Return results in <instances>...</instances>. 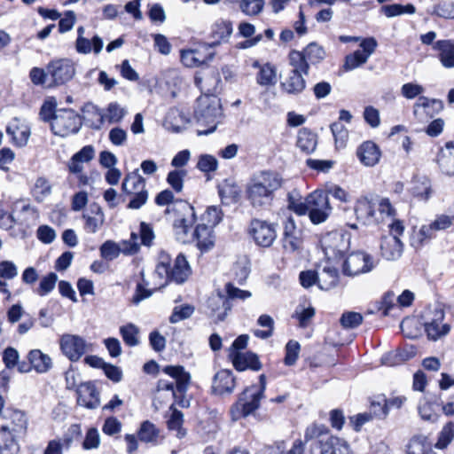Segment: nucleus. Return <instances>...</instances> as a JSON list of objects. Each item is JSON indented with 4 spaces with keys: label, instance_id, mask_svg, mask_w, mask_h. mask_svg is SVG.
I'll return each mask as SVG.
<instances>
[{
    "label": "nucleus",
    "instance_id": "f257e3e1",
    "mask_svg": "<svg viewBox=\"0 0 454 454\" xmlns=\"http://www.w3.org/2000/svg\"><path fill=\"white\" fill-rule=\"evenodd\" d=\"M283 184L281 176L275 171H261L249 181L246 189L247 199L253 207L263 208L274 200L275 192Z\"/></svg>",
    "mask_w": 454,
    "mask_h": 454
},
{
    "label": "nucleus",
    "instance_id": "f03ea898",
    "mask_svg": "<svg viewBox=\"0 0 454 454\" xmlns=\"http://www.w3.org/2000/svg\"><path fill=\"white\" fill-rule=\"evenodd\" d=\"M162 372L171 378V380L160 379L157 384L155 402L161 398V394L167 392L168 399H175L176 403L183 408L190 405V401L184 395L191 380V375L183 366L168 365Z\"/></svg>",
    "mask_w": 454,
    "mask_h": 454
},
{
    "label": "nucleus",
    "instance_id": "7ed1b4c3",
    "mask_svg": "<svg viewBox=\"0 0 454 454\" xmlns=\"http://www.w3.org/2000/svg\"><path fill=\"white\" fill-rule=\"evenodd\" d=\"M223 117L220 99L215 94L203 93L196 100L194 119L200 128L198 136L213 133Z\"/></svg>",
    "mask_w": 454,
    "mask_h": 454
},
{
    "label": "nucleus",
    "instance_id": "20e7f679",
    "mask_svg": "<svg viewBox=\"0 0 454 454\" xmlns=\"http://www.w3.org/2000/svg\"><path fill=\"white\" fill-rule=\"evenodd\" d=\"M260 387L251 386L247 387L239 395V400L231 409L232 420L245 418L259 408L260 401L263 396L266 387V379L263 374L259 377Z\"/></svg>",
    "mask_w": 454,
    "mask_h": 454
},
{
    "label": "nucleus",
    "instance_id": "39448f33",
    "mask_svg": "<svg viewBox=\"0 0 454 454\" xmlns=\"http://www.w3.org/2000/svg\"><path fill=\"white\" fill-rule=\"evenodd\" d=\"M176 211L181 215L173 223V230L176 239L181 243L192 241V227L196 221L194 207L186 201H177Z\"/></svg>",
    "mask_w": 454,
    "mask_h": 454
},
{
    "label": "nucleus",
    "instance_id": "423d86ee",
    "mask_svg": "<svg viewBox=\"0 0 454 454\" xmlns=\"http://www.w3.org/2000/svg\"><path fill=\"white\" fill-rule=\"evenodd\" d=\"M82 120L72 109L56 110L51 123L53 133L59 137H67L77 133L82 127Z\"/></svg>",
    "mask_w": 454,
    "mask_h": 454
},
{
    "label": "nucleus",
    "instance_id": "0eeeda50",
    "mask_svg": "<svg viewBox=\"0 0 454 454\" xmlns=\"http://www.w3.org/2000/svg\"><path fill=\"white\" fill-rule=\"evenodd\" d=\"M321 247L325 257L331 261L338 260L348 250L350 234L343 231H331L322 237Z\"/></svg>",
    "mask_w": 454,
    "mask_h": 454
},
{
    "label": "nucleus",
    "instance_id": "6e6552de",
    "mask_svg": "<svg viewBox=\"0 0 454 454\" xmlns=\"http://www.w3.org/2000/svg\"><path fill=\"white\" fill-rule=\"evenodd\" d=\"M309 217L314 224H319L327 220L332 213L327 194L322 190H316L308 195Z\"/></svg>",
    "mask_w": 454,
    "mask_h": 454
},
{
    "label": "nucleus",
    "instance_id": "1a4fd4ad",
    "mask_svg": "<svg viewBox=\"0 0 454 454\" xmlns=\"http://www.w3.org/2000/svg\"><path fill=\"white\" fill-rule=\"evenodd\" d=\"M47 71L51 78L48 87H53L71 81L75 74V67L71 59H59L51 61Z\"/></svg>",
    "mask_w": 454,
    "mask_h": 454
},
{
    "label": "nucleus",
    "instance_id": "9d476101",
    "mask_svg": "<svg viewBox=\"0 0 454 454\" xmlns=\"http://www.w3.org/2000/svg\"><path fill=\"white\" fill-rule=\"evenodd\" d=\"M90 111L97 116V121L91 120V129H100L105 122L119 123L127 114L126 109L116 102L110 103L105 110H101L98 106H90Z\"/></svg>",
    "mask_w": 454,
    "mask_h": 454
},
{
    "label": "nucleus",
    "instance_id": "9b49d317",
    "mask_svg": "<svg viewBox=\"0 0 454 454\" xmlns=\"http://www.w3.org/2000/svg\"><path fill=\"white\" fill-rule=\"evenodd\" d=\"M59 345L62 353L72 362L80 360L91 347L82 337L68 333L61 336Z\"/></svg>",
    "mask_w": 454,
    "mask_h": 454
},
{
    "label": "nucleus",
    "instance_id": "f8f14e48",
    "mask_svg": "<svg viewBox=\"0 0 454 454\" xmlns=\"http://www.w3.org/2000/svg\"><path fill=\"white\" fill-rule=\"evenodd\" d=\"M373 262L372 257L364 252H355L346 258L343 263V273L354 277L372 270Z\"/></svg>",
    "mask_w": 454,
    "mask_h": 454
},
{
    "label": "nucleus",
    "instance_id": "ddd939ff",
    "mask_svg": "<svg viewBox=\"0 0 454 454\" xmlns=\"http://www.w3.org/2000/svg\"><path fill=\"white\" fill-rule=\"evenodd\" d=\"M250 234L254 242L262 247H270L277 238L276 229L273 224L258 219L250 223Z\"/></svg>",
    "mask_w": 454,
    "mask_h": 454
},
{
    "label": "nucleus",
    "instance_id": "4468645a",
    "mask_svg": "<svg viewBox=\"0 0 454 454\" xmlns=\"http://www.w3.org/2000/svg\"><path fill=\"white\" fill-rule=\"evenodd\" d=\"M377 45V41L373 37L363 39L360 43L361 49L346 57L344 64L345 69L353 70L364 64L375 51Z\"/></svg>",
    "mask_w": 454,
    "mask_h": 454
},
{
    "label": "nucleus",
    "instance_id": "2eb2a0df",
    "mask_svg": "<svg viewBox=\"0 0 454 454\" xmlns=\"http://www.w3.org/2000/svg\"><path fill=\"white\" fill-rule=\"evenodd\" d=\"M77 403L90 410L97 409L100 405L99 392L91 382L81 383L76 389Z\"/></svg>",
    "mask_w": 454,
    "mask_h": 454
},
{
    "label": "nucleus",
    "instance_id": "dca6fc26",
    "mask_svg": "<svg viewBox=\"0 0 454 454\" xmlns=\"http://www.w3.org/2000/svg\"><path fill=\"white\" fill-rule=\"evenodd\" d=\"M320 454H354L349 443L343 438L327 435L319 441Z\"/></svg>",
    "mask_w": 454,
    "mask_h": 454
},
{
    "label": "nucleus",
    "instance_id": "f3484780",
    "mask_svg": "<svg viewBox=\"0 0 454 454\" xmlns=\"http://www.w3.org/2000/svg\"><path fill=\"white\" fill-rule=\"evenodd\" d=\"M85 28L79 27L77 28V38L75 41V50L80 54H90L94 52L96 55L101 52L104 43L100 36L94 35L91 40L84 36Z\"/></svg>",
    "mask_w": 454,
    "mask_h": 454
},
{
    "label": "nucleus",
    "instance_id": "a211bd4d",
    "mask_svg": "<svg viewBox=\"0 0 454 454\" xmlns=\"http://www.w3.org/2000/svg\"><path fill=\"white\" fill-rule=\"evenodd\" d=\"M355 213L358 221L364 224L380 223V217L376 212V202L363 197L357 200L355 206Z\"/></svg>",
    "mask_w": 454,
    "mask_h": 454
},
{
    "label": "nucleus",
    "instance_id": "6ab92c4d",
    "mask_svg": "<svg viewBox=\"0 0 454 454\" xmlns=\"http://www.w3.org/2000/svg\"><path fill=\"white\" fill-rule=\"evenodd\" d=\"M356 156L361 164L365 167H373L379 163L381 152L372 141H364L356 149Z\"/></svg>",
    "mask_w": 454,
    "mask_h": 454
},
{
    "label": "nucleus",
    "instance_id": "aec40b11",
    "mask_svg": "<svg viewBox=\"0 0 454 454\" xmlns=\"http://www.w3.org/2000/svg\"><path fill=\"white\" fill-rule=\"evenodd\" d=\"M235 378L230 370H221L213 379L212 390L215 395L231 394L235 388Z\"/></svg>",
    "mask_w": 454,
    "mask_h": 454
},
{
    "label": "nucleus",
    "instance_id": "412c9836",
    "mask_svg": "<svg viewBox=\"0 0 454 454\" xmlns=\"http://www.w3.org/2000/svg\"><path fill=\"white\" fill-rule=\"evenodd\" d=\"M7 134L18 146H25L29 139L30 127L18 118H14L6 128Z\"/></svg>",
    "mask_w": 454,
    "mask_h": 454
},
{
    "label": "nucleus",
    "instance_id": "4be33fe9",
    "mask_svg": "<svg viewBox=\"0 0 454 454\" xmlns=\"http://www.w3.org/2000/svg\"><path fill=\"white\" fill-rule=\"evenodd\" d=\"M443 318V311L442 309H435L434 311V317L430 321L425 322V330L429 339L436 340L449 333L450 326L442 324Z\"/></svg>",
    "mask_w": 454,
    "mask_h": 454
},
{
    "label": "nucleus",
    "instance_id": "5701e85b",
    "mask_svg": "<svg viewBox=\"0 0 454 454\" xmlns=\"http://www.w3.org/2000/svg\"><path fill=\"white\" fill-rule=\"evenodd\" d=\"M191 274L190 265L182 254H179L172 267L168 269V273L165 275L167 279L174 281L177 284L184 283Z\"/></svg>",
    "mask_w": 454,
    "mask_h": 454
},
{
    "label": "nucleus",
    "instance_id": "b1692460",
    "mask_svg": "<svg viewBox=\"0 0 454 454\" xmlns=\"http://www.w3.org/2000/svg\"><path fill=\"white\" fill-rule=\"evenodd\" d=\"M403 243L395 235L385 236L380 243L381 254L388 261H395L403 254Z\"/></svg>",
    "mask_w": 454,
    "mask_h": 454
},
{
    "label": "nucleus",
    "instance_id": "393cba45",
    "mask_svg": "<svg viewBox=\"0 0 454 454\" xmlns=\"http://www.w3.org/2000/svg\"><path fill=\"white\" fill-rule=\"evenodd\" d=\"M232 364L238 371L251 369L259 371L262 367L258 356L252 352H231L230 353Z\"/></svg>",
    "mask_w": 454,
    "mask_h": 454
},
{
    "label": "nucleus",
    "instance_id": "a878e982",
    "mask_svg": "<svg viewBox=\"0 0 454 454\" xmlns=\"http://www.w3.org/2000/svg\"><path fill=\"white\" fill-rule=\"evenodd\" d=\"M437 164L442 173L448 176H454V144L448 142L441 148L437 155Z\"/></svg>",
    "mask_w": 454,
    "mask_h": 454
},
{
    "label": "nucleus",
    "instance_id": "bb28decb",
    "mask_svg": "<svg viewBox=\"0 0 454 454\" xmlns=\"http://www.w3.org/2000/svg\"><path fill=\"white\" fill-rule=\"evenodd\" d=\"M212 53H207L201 49L183 50L181 61L187 67H197L204 65L213 59Z\"/></svg>",
    "mask_w": 454,
    "mask_h": 454
},
{
    "label": "nucleus",
    "instance_id": "cd10ccee",
    "mask_svg": "<svg viewBox=\"0 0 454 454\" xmlns=\"http://www.w3.org/2000/svg\"><path fill=\"white\" fill-rule=\"evenodd\" d=\"M213 228L206 223L198 224L192 233V240H197V247L201 252L209 251L215 244Z\"/></svg>",
    "mask_w": 454,
    "mask_h": 454
},
{
    "label": "nucleus",
    "instance_id": "c85d7f7f",
    "mask_svg": "<svg viewBox=\"0 0 454 454\" xmlns=\"http://www.w3.org/2000/svg\"><path fill=\"white\" fill-rule=\"evenodd\" d=\"M207 304L212 316L218 321H223L232 307L231 301L225 295L220 294L212 295L208 299Z\"/></svg>",
    "mask_w": 454,
    "mask_h": 454
},
{
    "label": "nucleus",
    "instance_id": "c756f323",
    "mask_svg": "<svg viewBox=\"0 0 454 454\" xmlns=\"http://www.w3.org/2000/svg\"><path fill=\"white\" fill-rule=\"evenodd\" d=\"M189 119L177 108H171L167 113L164 119V127L166 129L174 132H181L188 124Z\"/></svg>",
    "mask_w": 454,
    "mask_h": 454
},
{
    "label": "nucleus",
    "instance_id": "7c9ffc66",
    "mask_svg": "<svg viewBox=\"0 0 454 454\" xmlns=\"http://www.w3.org/2000/svg\"><path fill=\"white\" fill-rule=\"evenodd\" d=\"M16 209L20 207V218L17 223L26 225L27 227L35 224L39 219L38 209L25 200H17L14 203Z\"/></svg>",
    "mask_w": 454,
    "mask_h": 454
},
{
    "label": "nucleus",
    "instance_id": "2f4dec72",
    "mask_svg": "<svg viewBox=\"0 0 454 454\" xmlns=\"http://www.w3.org/2000/svg\"><path fill=\"white\" fill-rule=\"evenodd\" d=\"M303 75L296 73V71H290L281 82L283 90L294 95L301 93L306 87V81Z\"/></svg>",
    "mask_w": 454,
    "mask_h": 454
},
{
    "label": "nucleus",
    "instance_id": "473e14b6",
    "mask_svg": "<svg viewBox=\"0 0 454 454\" xmlns=\"http://www.w3.org/2000/svg\"><path fill=\"white\" fill-rule=\"evenodd\" d=\"M122 191L129 195L137 192L147 191L145 187V179L139 174L138 169L128 173L121 184Z\"/></svg>",
    "mask_w": 454,
    "mask_h": 454
},
{
    "label": "nucleus",
    "instance_id": "72a5a7b5",
    "mask_svg": "<svg viewBox=\"0 0 454 454\" xmlns=\"http://www.w3.org/2000/svg\"><path fill=\"white\" fill-rule=\"evenodd\" d=\"M27 418L24 412L20 411H13L11 414L10 422L6 425L1 426L0 428H4L13 434L24 436L27 431Z\"/></svg>",
    "mask_w": 454,
    "mask_h": 454
},
{
    "label": "nucleus",
    "instance_id": "f704fd0d",
    "mask_svg": "<svg viewBox=\"0 0 454 454\" xmlns=\"http://www.w3.org/2000/svg\"><path fill=\"white\" fill-rule=\"evenodd\" d=\"M434 49L439 51V59L446 68L454 67V40H440L435 43Z\"/></svg>",
    "mask_w": 454,
    "mask_h": 454
},
{
    "label": "nucleus",
    "instance_id": "c9c22d12",
    "mask_svg": "<svg viewBox=\"0 0 454 454\" xmlns=\"http://www.w3.org/2000/svg\"><path fill=\"white\" fill-rule=\"evenodd\" d=\"M218 193L224 204L236 202L240 194V188L231 179H225L218 184Z\"/></svg>",
    "mask_w": 454,
    "mask_h": 454
},
{
    "label": "nucleus",
    "instance_id": "e433bc0d",
    "mask_svg": "<svg viewBox=\"0 0 454 454\" xmlns=\"http://www.w3.org/2000/svg\"><path fill=\"white\" fill-rule=\"evenodd\" d=\"M84 229L87 232L95 233L103 225L105 215L100 207H91L90 214H83Z\"/></svg>",
    "mask_w": 454,
    "mask_h": 454
},
{
    "label": "nucleus",
    "instance_id": "4c0bfd02",
    "mask_svg": "<svg viewBox=\"0 0 454 454\" xmlns=\"http://www.w3.org/2000/svg\"><path fill=\"white\" fill-rule=\"evenodd\" d=\"M410 191L419 200H427L432 193L429 178L427 176H415L411 181Z\"/></svg>",
    "mask_w": 454,
    "mask_h": 454
},
{
    "label": "nucleus",
    "instance_id": "58836bf2",
    "mask_svg": "<svg viewBox=\"0 0 454 454\" xmlns=\"http://www.w3.org/2000/svg\"><path fill=\"white\" fill-rule=\"evenodd\" d=\"M31 367L38 373L47 372L52 366L51 357L40 349H33L28 354Z\"/></svg>",
    "mask_w": 454,
    "mask_h": 454
},
{
    "label": "nucleus",
    "instance_id": "ea45409f",
    "mask_svg": "<svg viewBox=\"0 0 454 454\" xmlns=\"http://www.w3.org/2000/svg\"><path fill=\"white\" fill-rule=\"evenodd\" d=\"M317 145V136L308 129H301L298 132L297 146L306 153L315 151Z\"/></svg>",
    "mask_w": 454,
    "mask_h": 454
},
{
    "label": "nucleus",
    "instance_id": "a19ab883",
    "mask_svg": "<svg viewBox=\"0 0 454 454\" xmlns=\"http://www.w3.org/2000/svg\"><path fill=\"white\" fill-rule=\"evenodd\" d=\"M407 454H436L431 448L427 437L422 434L413 436L409 444Z\"/></svg>",
    "mask_w": 454,
    "mask_h": 454
},
{
    "label": "nucleus",
    "instance_id": "79ce46f5",
    "mask_svg": "<svg viewBox=\"0 0 454 454\" xmlns=\"http://www.w3.org/2000/svg\"><path fill=\"white\" fill-rule=\"evenodd\" d=\"M0 437L3 442L2 451L4 454H18L20 447L19 438L21 437L18 434H13L4 428H0Z\"/></svg>",
    "mask_w": 454,
    "mask_h": 454
},
{
    "label": "nucleus",
    "instance_id": "37998d69",
    "mask_svg": "<svg viewBox=\"0 0 454 454\" xmlns=\"http://www.w3.org/2000/svg\"><path fill=\"white\" fill-rule=\"evenodd\" d=\"M339 280V273L336 268L325 266L318 273V286L324 290L334 287Z\"/></svg>",
    "mask_w": 454,
    "mask_h": 454
},
{
    "label": "nucleus",
    "instance_id": "c03bdc74",
    "mask_svg": "<svg viewBox=\"0 0 454 454\" xmlns=\"http://www.w3.org/2000/svg\"><path fill=\"white\" fill-rule=\"evenodd\" d=\"M434 237V232L429 224L422 225L419 230H414L411 236V246L419 249Z\"/></svg>",
    "mask_w": 454,
    "mask_h": 454
},
{
    "label": "nucleus",
    "instance_id": "a18cd8bd",
    "mask_svg": "<svg viewBox=\"0 0 454 454\" xmlns=\"http://www.w3.org/2000/svg\"><path fill=\"white\" fill-rule=\"evenodd\" d=\"M256 82L261 86H272L277 83V69L276 67L266 63L260 67V70L256 76Z\"/></svg>",
    "mask_w": 454,
    "mask_h": 454
},
{
    "label": "nucleus",
    "instance_id": "49530a36",
    "mask_svg": "<svg viewBox=\"0 0 454 454\" xmlns=\"http://www.w3.org/2000/svg\"><path fill=\"white\" fill-rule=\"evenodd\" d=\"M171 415L167 423L169 430L176 431V437L183 438L186 434V431L183 428L184 414L174 407L170 406Z\"/></svg>",
    "mask_w": 454,
    "mask_h": 454
},
{
    "label": "nucleus",
    "instance_id": "de8ad7c7",
    "mask_svg": "<svg viewBox=\"0 0 454 454\" xmlns=\"http://www.w3.org/2000/svg\"><path fill=\"white\" fill-rule=\"evenodd\" d=\"M232 23L229 20L216 21L212 27V35L216 43L227 41L232 34Z\"/></svg>",
    "mask_w": 454,
    "mask_h": 454
},
{
    "label": "nucleus",
    "instance_id": "09e8293b",
    "mask_svg": "<svg viewBox=\"0 0 454 454\" xmlns=\"http://www.w3.org/2000/svg\"><path fill=\"white\" fill-rule=\"evenodd\" d=\"M289 63L293 67L291 71H296L304 75L309 74V64L302 51H292L289 53Z\"/></svg>",
    "mask_w": 454,
    "mask_h": 454
},
{
    "label": "nucleus",
    "instance_id": "8fccbe9b",
    "mask_svg": "<svg viewBox=\"0 0 454 454\" xmlns=\"http://www.w3.org/2000/svg\"><path fill=\"white\" fill-rule=\"evenodd\" d=\"M31 192L37 202H43L51 193V184L45 177H38Z\"/></svg>",
    "mask_w": 454,
    "mask_h": 454
},
{
    "label": "nucleus",
    "instance_id": "3c124183",
    "mask_svg": "<svg viewBox=\"0 0 454 454\" xmlns=\"http://www.w3.org/2000/svg\"><path fill=\"white\" fill-rule=\"evenodd\" d=\"M120 333L128 346L134 347L139 344V329L134 324L121 326Z\"/></svg>",
    "mask_w": 454,
    "mask_h": 454
},
{
    "label": "nucleus",
    "instance_id": "603ef678",
    "mask_svg": "<svg viewBox=\"0 0 454 454\" xmlns=\"http://www.w3.org/2000/svg\"><path fill=\"white\" fill-rule=\"evenodd\" d=\"M158 436L159 431L153 423L145 421L141 424L138 431V438L141 442L155 443Z\"/></svg>",
    "mask_w": 454,
    "mask_h": 454
},
{
    "label": "nucleus",
    "instance_id": "864d4df0",
    "mask_svg": "<svg viewBox=\"0 0 454 454\" xmlns=\"http://www.w3.org/2000/svg\"><path fill=\"white\" fill-rule=\"evenodd\" d=\"M381 12L387 18H393V17L403 14V13L413 14L416 12V8L411 4H408L406 5H402L399 4H393L382 6Z\"/></svg>",
    "mask_w": 454,
    "mask_h": 454
},
{
    "label": "nucleus",
    "instance_id": "5fc2aeb1",
    "mask_svg": "<svg viewBox=\"0 0 454 454\" xmlns=\"http://www.w3.org/2000/svg\"><path fill=\"white\" fill-rule=\"evenodd\" d=\"M302 53L304 54L309 65L317 64L321 62L325 57V50L315 43H309L302 51Z\"/></svg>",
    "mask_w": 454,
    "mask_h": 454
},
{
    "label": "nucleus",
    "instance_id": "6e6d98bb",
    "mask_svg": "<svg viewBox=\"0 0 454 454\" xmlns=\"http://www.w3.org/2000/svg\"><path fill=\"white\" fill-rule=\"evenodd\" d=\"M298 193L293 192L288 194V207L299 215H304L309 212L308 196L304 200L297 198Z\"/></svg>",
    "mask_w": 454,
    "mask_h": 454
},
{
    "label": "nucleus",
    "instance_id": "4d7b16f0",
    "mask_svg": "<svg viewBox=\"0 0 454 454\" xmlns=\"http://www.w3.org/2000/svg\"><path fill=\"white\" fill-rule=\"evenodd\" d=\"M121 253V246L113 240H106L100 247V255L107 261H113L117 258Z\"/></svg>",
    "mask_w": 454,
    "mask_h": 454
},
{
    "label": "nucleus",
    "instance_id": "13d9d810",
    "mask_svg": "<svg viewBox=\"0 0 454 454\" xmlns=\"http://www.w3.org/2000/svg\"><path fill=\"white\" fill-rule=\"evenodd\" d=\"M282 247L286 253L299 252L302 247V233L301 235H288L282 238Z\"/></svg>",
    "mask_w": 454,
    "mask_h": 454
},
{
    "label": "nucleus",
    "instance_id": "bf43d9fd",
    "mask_svg": "<svg viewBox=\"0 0 454 454\" xmlns=\"http://www.w3.org/2000/svg\"><path fill=\"white\" fill-rule=\"evenodd\" d=\"M57 281H58L57 274H55L53 272L47 274L46 276L42 278V279L40 280L39 286L36 289V293L40 296L47 295L49 293H51L55 288Z\"/></svg>",
    "mask_w": 454,
    "mask_h": 454
},
{
    "label": "nucleus",
    "instance_id": "052dcab7",
    "mask_svg": "<svg viewBox=\"0 0 454 454\" xmlns=\"http://www.w3.org/2000/svg\"><path fill=\"white\" fill-rule=\"evenodd\" d=\"M363 322V317L360 313L348 311L344 312L340 318V323L345 329H353L359 326Z\"/></svg>",
    "mask_w": 454,
    "mask_h": 454
},
{
    "label": "nucleus",
    "instance_id": "680f3d73",
    "mask_svg": "<svg viewBox=\"0 0 454 454\" xmlns=\"http://www.w3.org/2000/svg\"><path fill=\"white\" fill-rule=\"evenodd\" d=\"M264 6V0H242L239 4L240 10L246 15L254 16L259 14Z\"/></svg>",
    "mask_w": 454,
    "mask_h": 454
},
{
    "label": "nucleus",
    "instance_id": "e2e57ef3",
    "mask_svg": "<svg viewBox=\"0 0 454 454\" xmlns=\"http://www.w3.org/2000/svg\"><path fill=\"white\" fill-rule=\"evenodd\" d=\"M454 438V422H448L442 429L435 447L443 449L447 447Z\"/></svg>",
    "mask_w": 454,
    "mask_h": 454
},
{
    "label": "nucleus",
    "instance_id": "0e129e2a",
    "mask_svg": "<svg viewBox=\"0 0 454 454\" xmlns=\"http://www.w3.org/2000/svg\"><path fill=\"white\" fill-rule=\"evenodd\" d=\"M436 103L435 100H431L426 97H420L414 104L413 114L420 121L424 116L428 115L427 109Z\"/></svg>",
    "mask_w": 454,
    "mask_h": 454
},
{
    "label": "nucleus",
    "instance_id": "69168bd1",
    "mask_svg": "<svg viewBox=\"0 0 454 454\" xmlns=\"http://www.w3.org/2000/svg\"><path fill=\"white\" fill-rule=\"evenodd\" d=\"M186 175L184 170H172L167 176L168 184L176 192H181L184 187V178Z\"/></svg>",
    "mask_w": 454,
    "mask_h": 454
},
{
    "label": "nucleus",
    "instance_id": "338daca9",
    "mask_svg": "<svg viewBox=\"0 0 454 454\" xmlns=\"http://www.w3.org/2000/svg\"><path fill=\"white\" fill-rule=\"evenodd\" d=\"M222 220V211L219 207L215 206L209 207L207 211L202 215L203 223L206 225L214 228Z\"/></svg>",
    "mask_w": 454,
    "mask_h": 454
},
{
    "label": "nucleus",
    "instance_id": "774afa93",
    "mask_svg": "<svg viewBox=\"0 0 454 454\" xmlns=\"http://www.w3.org/2000/svg\"><path fill=\"white\" fill-rule=\"evenodd\" d=\"M18 276V267L12 261H1L0 262V279L12 280Z\"/></svg>",
    "mask_w": 454,
    "mask_h": 454
}]
</instances>
